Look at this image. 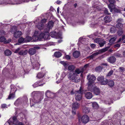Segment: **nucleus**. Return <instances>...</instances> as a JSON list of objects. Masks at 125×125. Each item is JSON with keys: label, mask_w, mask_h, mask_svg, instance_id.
Returning a JSON list of instances; mask_svg holds the SVG:
<instances>
[{"label": "nucleus", "mask_w": 125, "mask_h": 125, "mask_svg": "<svg viewBox=\"0 0 125 125\" xmlns=\"http://www.w3.org/2000/svg\"><path fill=\"white\" fill-rule=\"evenodd\" d=\"M15 97V94H10L9 96L8 99H10L13 98Z\"/></svg>", "instance_id": "obj_45"}, {"label": "nucleus", "mask_w": 125, "mask_h": 125, "mask_svg": "<svg viewBox=\"0 0 125 125\" xmlns=\"http://www.w3.org/2000/svg\"><path fill=\"white\" fill-rule=\"evenodd\" d=\"M4 54L6 55L9 56L11 54V51L7 49L4 51Z\"/></svg>", "instance_id": "obj_29"}, {"label": "nucleus", "mask_w": 125, "mask_h": 125, "mask_svg": "<svg viewBox=\"0 0 125 125\" xmlns=\"http://www.w3.org/2000/svg\"><path fill=\"white\" fill-rule=\"evenodd\" d=\"M92 92H94L96 95H99L100 93V90L99 89L96 87L94 90V91H93Z\"/></svg>", "instance_id": "obj_21"}, {"label": "nucleus", "mask_w": 125, "mask_h": 125, "mask_svg": "<svg viewBox=\"0 0 125 125\" xmlns=\"http://www.w3.org/2000/svg\"><path fill=\"white\" fill-rule=\"evenodd\" d=\"M19 54L21 55H24L27 54V51L26 50H21L18 52Z\"/></svg>", "instance_id": "obj_25"}, {"label": "nucleus", "mask_w": 125, "mask_h": 125, "mask_svg": "<svg viewBox=\"0 0 125 125\" xmlns=\"http://www.w3.org/2000/svg\"><path fill=\"white\" fill-rule=\"evenodd\" d=\"M80 106V104L77 102H74L72 104V112L73 115H75L76 114V110L79 108Z\"/></svg>", "instance_id": "obj_4"}, {"label": "nucleus", "mask_w": 125, "mask_h": 125, "mask_svg": "<svg viewBox=\"0 0 125 125\" xmlns=\"http://www.w3.org/2000/svg\"><path fill=\"white\" fill-rule=\"evenodd\" d=\"M41 83H42V81H39L37 83H36L33 85V86L34 87H35L39 86H42L43 83L40 84Z\"/></svg>", "instance_id": "obj_23"}, {"label": "nucleus", "mask_w": 125, "mask_h": 125, "mask_svg": "<svg viewBox=\"0 0 125 125\" xmlns=\"http://www.w3.org/2000/svg\"><path fill=\"white\" fill-rule=\"evenodd\" d=\"M102 67L100 66H99L96 68L95 69V70L97 72H100L102 71Z\"/></svg>", "instance_id": "obj_39"}, {"label": "nucleus", "mask_w": 125, "mask_h": 125, "mask_svg": "<svg viewBox=\"0 0 125 125\" xmlns=\"http://www.w3.org/2000/svg\"><path fill=\"white\" fill-rule=\"evenodd\" d=\"M120 46V45L119 44H117L115 45L114 46L115 47H119Z\"/></svg>", "instance_id": "obj_61"}, {"label": "nucleus", "mask_w": 125, "mask_h": 125, "mask_svg": "<svg viewBox=\"0 0 125 125\" xmlns=\"http://www.w3.org/2000/svg\"><path fill=\"white\" fill-rule=\"evenodd\" d=\"M37 27L39 29L41 30L43 28V24L40 22L38 23L37 26Z\"/></svg>", "instance_id": "obj_26"}, {"label": "nucleus", "mask_w": 125, "mask_h": 125, "mask_svg": "<svg viewBox=\"0 0 125 125\" xmlns=\"http://www.w3.org/2000/svg\"><path fill=\"white\" fill-rule=\"evenodd\" d=\"M54 56L57 58L60 57L62 55L61 53L60 52H55L54 53Z\"/></svg>", "instance_id": "obj_33"}, {"label": "nucleus", "mask_w": 125, "mask_h": 125, "mask_svg": "<svg viewBox=\"0 0 125 125\" xmlns=\"http://www.w3.org/2000/svg\"><path fill=\"white\" fill-rule=\"evenodd\" d=\"M31 61L33 67L34 68H39L40 64L37 61L34 60L32 58L31 59Z\"/></svg>", "instance_id": "obj_10"}, {"label": "nucleus", "mask_w": 125, "mask_h": 125, "mask_svg": "<svg viewBox=\"0 0 125 125\" xmlns=\"http://www.w3.org/2000/svg\"><path fill=\"white\" fill-rule=\"evenodd\" d=\"M110 47L109 46H108L102 49L99 50L98 52L94 53L88 57L87 58H90V59H93L94 58L95 56L97 55L100 53L105 52L107 51L108 49Z\"/></svg>", "instance_id": "obj_3"}, {"label": "nucleus", "mask_w": 125, "mask_h": 125, "mask_svg": "<svg viewBox=\"0 0 125 125\" xmlns=\"http://www.w3.org/2000/svg\"><path fill=\"white\" fill-rule=\"evenodd\" d=\"M84 71V69L82 68L80 69H77L75 70V73L77 74H79L80 73H82Z\"/></svg>", "instance_id": "obj_22"}, {"label": "nucleus", "mask_w": 125, "mask_h": 125, "mask_svg": "<svg viewBox=\"0 0 125 125\" xmlns=\"http://www.w3.org/2000/svg\"><path fill=\"white\" fill-rule=\"evenodd\" d=\"M32 37V41H36L38 40L41 41V36H40V34L39 36H36L34 35Z\"/></svg>", "instance_id": "obj_15"}, {"label": "nucleus", "mask_w": 125, "mask_h": 125, "mask_svg": "<svg viewBox=\"0 0 125 125\" xmlns=\"http://www.w3.org/2000/svg\"><path fill=\"white\" fill-rule=\"evenodd\" d=\"M36 52V50L34 48H30L29 50V53L31 55H32L34 54Z\"/></svg>", "instance_id": "obj_19"}, {"label": "nucleus", "mask_w": 125, "mask_h": 125, "mask_svg": "<svg viewBox=\"0 0 125 125\" xmlns=\"http://www.w3.org/2000/svg\"><path fill=\"white\" fill-rule=\"evenodd\" d=\"M34 35L36 36H39V34L38 32L37 31H36L34 32Z\"/></svg>", "instance_id": "obj_57"}, {"label": "nucleus", "mask_w": 125, "mask_h": 125, "mask_svg": "<svg viewBox=\"0 0 125 125\" xmlns=\"http://www.w3.org/2000/svg\"><path fill=\"white\" fill-rule=\"evenodd\" d=\"M83 113L87 114L89 112L90 110V109L88 107L86 106H83Z\"/></svg>", "instance_id": "obj_18"}, {"label": "nucleus", "mask_w": 125, "mask_h": 125, "mask_svg": "<svg viewBox=\"0 0 125 125\" xmlns=\"http://www.w3.org/2000/svg\"><path fill=\"white\" fill-rule=\"evenodd\" d=\"M88 85V91L92 92L95 87V84L94 83H87Z\"/></svg>", "instance_id": "obj_9"}, {"label": "nucleus", "mask_w": 125, "mask_h": 125, "mask_svg": "<svg viewBox=\"0 0 125 125\" xmlns=\"http://www.w3.org/2000/svg\"><path fill=\"white\" fill-rule=\"evenodd\" d=\"M20 48H18L14 52L15 53H18L19 51L20 50Z\"/></svg>", "instance_id": "obj_58"}, {"label": "nucleus", "mask_w": 125, "mask_h": 125, "mask_svg": "<svg viewBox=\"0 0 125 125\" xmlns=\"http://www.w3.org/2000/svg\"><path fill=\"white\" fill-rule=\"evenodd\" d=\"M119 71L120 72H123L124 70V69L123 67H120L119 68Z\"/></svg>", "instance_id": "obj_53"}, {"label": "nucleus", "mask_w": 125, "mask_h": 125, "mask_svg": "<svg viewBox=\"0 0 125 125\" xmlns=\"http://www.w3.org/2000/svg\"><path fill=\"white\" fill-rule=\"evenodd\" d=\"M8 122L10 124L11 123H12L13 124L17 125L19 123V121L17 119L16 116H13L12 119L10 118L8 121Z\"/></svg>", "instance_id": "obj_7"}, {"label": "nucleus", "mask_w": 125, "mask_h": 125, "mask_svg": "<svg viewBox=\"0 0 125 125\" xmlns=\"http://www.w3.org/2000/svg\"><path fill=\"white\" fill-rule=\"evenodd\" d=\"M6 39L5 37H4V36H3L2 37H0V41L1 42H3L4 43V42H5Z\"/></svg>", "instance_id": "obj_41"}, {"label": "nucleus", "mask_w": 125, "mask_h": 125, "mask_svg": "<svg viewBox=\"0 0 125 125\" xmlns=\"http://www.w3.org/2000/svg\"><path fill=\"white\" fill-rule=\"evenodd\" d=\"M56 33L55 32L53 31L50 33V35L51 37H54L56 35Z\"/></svg>", "instance_id": "obj_43"}, {"label": "nucleus", "mask_w": 125, "mask_h": 125, "mask_svg": "<svg viewBox=\"0 0 125 125\" xmlns=\"http://www.w3.org/2000/svg\"><path fill=\"white\" fill-rule=\"evenodd\" d=\"M25 41L26 42H29L30 41H32V37L30 36H27L25 39Z\"/></svg>", "instance_id": "obj_30"}, {"label": "nucleus", "mask_w": 125, "mask_h": 125, "mask_svg": "<svg viewBox=\"0 0 125 125\" xmlns=\"http://www.w3.org/2000/svg\"><path fill=\"white\" fill-rule=\"evenodd\" d=\"M17 125H24L22 123L19 122Z\"/></svg>", "instance_id": "obj_64"}, {"label": "nucleus", "mask_w": 125, "mask_h": 125, "mask_svg": "<svg viewBox=\"0 0 125 125\" xmlns=\"http://www.w3.org/2000/svg\"><path fill=\"white\" fill-rule=\"evenodd\" d=\"M97 80L100 82L101 84L102 85H105L108 82L107 80L106 79H104V76H99L97 78Z\"/></svg>", "instance_id": "obj_5"}, {"label": "nucleus", "mask_w": 125, "mask_h": 125, "mask_svg": "<svg viewBox=\"0 0 125 125\" xmlns=\"http://www.w3.org/2000/svg\"><path fill=\"white\" fill-rule=\"evenodd\" d=\"M73 55L75 58H77L80 56V53L78 51H75L73 52Z\"/></svg>", "instance_id": "obj_24"}, {"label": "nucleus", "mask_w": 125, "mask_h": 125, "mask_svg": "<svg viewBox=\"0 0 125 125\" xmlns=\"http://www.w3.org/2000/svg\"><path fill=\"white\" fill-rule=\"evenodd\" d=\"M18 41L19 42L21 43L24 42L25 41V39L21 37L19 39Z\"/></svg>", "instance_id": "obj_42"}, {"label": "nucleus", "mask_w": 125, "mask_h": 125, "mask_svg": "<svg viewBox=\"0 0 125 125\" xmlns=\"http://www.w3.org/2000/svg\"><path fill=\"white\" fill-rule=\"evenodd\" d=\"M93 107L95 109H97L98 107V105L96 102H93L92 104Z\"/></svg>", "instance_id": "obj_31"}, {"label": "nucleus", "mask_w": 125, "mask_h": 125, "mask_svg": "<svg viewBox=\"0 0 125 125\" xmlns=\"http://www.w3.org/2000/svg\"><path fill=\"white\" fill-rule=\"evenodd\" d=\"M83 90L80 87L79 90L76 92L75 99L77 101H79L82 99Z\"/></svg>", "instance_id": "obj_2"}, {"label": "nucleus", "mask_w": 125, "mask_h": 125, "mask_svg": "<svg viewBox=\"0 0 125 125\" xmlns=\"http://www.w3.org/2000/svg\"><path fill=\"white\" fill-rule=\"evenodd\" d=\"M109 1L110 3V4H115V0H109Z\"/></svg>", "instance_id": "obj_48"}, {"label": "nucleus", "mask_w": 125, "mask_h": 125, "mask_svg": "<svg viewBox=\"0 0 125 125\" xmlns=\"http://www.w3.org/2000/svg\"><path fill=\"white\" fill-rule=\"evenodd\" d=\"M89 118L86 115H84L81 118V121L83 123L86 124L89 121Z\"/></svg>", "instance_id": "obj_11"}, {"label": "nucleus", "mask_w": 125, "mask_h": 125, "mask_svg": "<svg viewBox=\"0 0 125 125\" xmlns=\"http://www.w3.org/2000/svg\"><path fill=\"white\" fill-rule=\"evenodd\" d=\"M61 2V1H57V2L56 3L58 4H60Z\"/></svg>", "instance_id": "obj_63"}, {"label": "nucleus", "mask_w": 125, "mask_h": 125, "mask_svg": "<svg viewBox=\"0 0 125 125\" xmlns=\"http://www.w3.org/2000/svg\"><path fill=\"white\" fill-rule=\"evenodd\" d=\"M77 76V74L73 73H70L68 76L69 79L70 80H73Z\"/></svg>", "instance_id": "obj_13"}, {"label": "nucleus", "mask_w": 125, "mask_h": 125, "mask_svg": "<svg viewBox=\"0 0 125 125\" xmlns=\"http://www.w3.org/2000/svg\"><path fill=\"white\" fill-rule=\"evenodd\" d=\"M114 71L113 70H111L107 73L106 76L107 77L110 76H111L113 74Z\"/></svg>", "instance_id": "obj_40"}, {"label": "nucleus", "mask_w": 125, "mask_h": 125, "mask_svg": "<svg viewBox=\"0 0 125 125\" xmlns=\"http://www.w3.org/2000/svg\"><path fill=\"white\" fill-rule=\"evenodd\" d=\"M65 58L67 60H69L70 59V57L69 55H66Z\"/></svg>", "instance_id": "obj_60"}, {"label": "nucleus", "mask_w": 125, "mask_h": 125, "mask_svg": "<svg viewBox=\"0 0 125 125\" xmlns=\"http://www.w3.org/2000/svg\"><path fill=\"white\" fill-rule=\"evenodd\" d=\"M100 39L98 38L94 40V41L96 43H99L100 42H99L100 41Z\"/></svg>", "instance_id": "obj_46"}, {"label": "nucleus", "mask_w": 125, "mask_h": 125, "mask_svg": "<svg viewBox=\"0 0 125 125\" xmlns=\"http://www.w3.org/2000/svg\"><path fill=\"white\" fill-rule=\"evenodd\" d=\"M123 22V20L121 19H119L118 20L117 22L118 23L122 22Z\"/></svg>", "instance_id": "obj_55"}, {"label": "nucleus", "mask_w": 125, "mask_h": 125, "mask_svg": "<svg viewBox=\"0 0 125 125\" xmlns=\"http://www.w3.org/2000/svg\"><path fill=\"white\" fill-rule=\"evenodd\" d=\"M114 4H109L108 5V8L110 9L111 12H112V10H114L115 9V6Z\"/></svg>", "instance_id": "obj_20"}, {"label": "nucleus", "mask_w": 125, "mask_h": 125, "mask_svg": "<svg viewBox=\"0 0 125 125\" xmlns=\"http://www.w3.org/2000/svg\"><path fill=\"white\" fill-rule=\"evenodd\" d=\"M121 41L124 43H125V38L124 35L122 36V38H120L119 40L117 41L118 42H119Z\"/></svg>", "instance_id": "obj_35"}, {"label": "nucleus", "mask_w": 125, "mask_h": 125, "mask_svg": "<svg viewBox=\"0 0 125 125\" xmlns=\"http://www.w3.org/2000/svg\"><path fill=\"white\" fill-rule=\"evenodd\" d=\"M108 85L110 87H113L114 85V82L112 80H110L108 82Z\"/></svg>", "instance_id": "obj_32"}, {"label": "nucleus", "mask_w": 125, "mask_h": 125, "mask_svg": "<svg viewBox=\"0 0 125 125\" xmlns=\"http://www.w3.org/2000/svg\"><path fill=\"white\" fill-rule=\"evenodd\" d=\"M40 36H41V40L42 39L45 40H49L50 39L49 34L48 32H45L42 33L40 34Z\"/></svg>", "instance_id": "obj_8"}, {"label": "nucleus", "mask_w": 125, "mask_h": 125, "mask_svg": "<svg viewBox=\"0 0 125 125\" xmlns=\"http://www.w3.org/2000/svg\"><path fill=\"white\" fill-rule=\"evenodd\" d=\"M115 39L116 38L115 37H113L111 38L109 41L110 44V45L112 44L114 42Z\"/></svg>", "instance_id": "obj_38"}, {"label": "nucleus", "mask_w": 125, "mask_h": 125, "mask_svg": "<svg viewBox=\"0 0 125 125\" xmlns=\"http://www.w3.org/2000/svg\"><path fill=\"white\" fill-rule=\"evenodd\" d=\"M5 33L3 31H0V37H2L5 34Z\"/></svg>", "instance_id": "obj_44"}, {"label": "nucleus", "mask_w": 125, "mask_h": 125, "mask_svg": "<svg viewBox=\"0 0 125 125\" xmlns=\"http://www.w3.org/2000/svg\"><path fill=\"white\" fill-rule=\"evenodd\" d=\"M85 97L87 99H90L93 97V94L90 92H88L85 94Z\"/></svg>", "instance_id": "obj_17"}, {"label": "nucleus", "mask_w": 125, "mask_h": 125, "mask_svg": "<svg viewBox=\"0 0 125 125\" xmlns=\"http://www.w3.org/2000/svg\"><path fill=\"white\" fill-rule=\"evenodd\" d=\"M46 22V20L45 19H44L42 20L41 21V22L43 24V23H45Z\"/></svg>", "instance_id": "obj_59"}, {"label": "nucleus", "mask_w": 125, "mask_h": 125, "mask_svg": "<svg viewBox=\"0 0 125 125\" xmlns=\"http://www.w3.org/2000/svg\"><path fill=\"white\" fill-rule=\"evenodd\" d=\"M116 27L118 28H121L123 27V24L120 23H118L116 24Z\"/></svg>", "instance_id": "obj_37"}, {"label": "nucleus", "mask_w": 125, "mask_h": 125, "mask_svg": "<svg viewBox=\"0 0 125 125\" xmlns=\"http://www.w3.org/2000/svg\"><path fill=\"white\" fill-rule=\"evenodd\" d=\"M104 13L106 14H109L110 13H108V12L107 10L106 9H105L104 11Z\"/></svg>", "instance_id": "obj_56"}, {"label": "nucleus", "mask_w": 125, "mask_h": 125, "mask_svg": "<svg viewBox=\"0 0 125 125\" xmlns=\"http://www.w3.org/2000/svg\"><path fill=\"white\" fill-rule=\"evenodd\" d=\"M95 44H92L91 45V46L92 48H94L95 47Z\"/></svg>", "instance_id": "obj_62"}, {"label": "nucleus", "mask_w": 125, "mask_h": 125, "mask_svg": "<svg viewBox=\"0 0 125 125\" xmlns=\"http://www.w3.org/2000/svg\"><path fill=\"white\" fill-rule=\"evenodd\" d=\"M104 20L105 23L109 22L112 20L111 17L110 16H106L104 18Z\"/></svg>", "instance_id": "obj_16"}, {"label": "nucleus", "mask_w": 125, "mask_h": 125, "mask_svg": "<svg viewBox=\"0 0 125 125\" xmlns=\"http://www.w3.org/2000/svg\"><path fill=\"white\" fill-rule=\"evenodd\" d=\"M78 76H77V77H76L74 79H73L72 81L73 82L75 83H77L79 82L80 81V78Z\"/></svg>", "instance_id": "obj_34"}, {"label": "nucleus", "mask_w": 125, "mask_h": 125, "mask_svg": "<svg viewBox=\"0 0 125 125\" xmlns=\"http://www.w3.org/2000/svg\"><path fill=\"white\" fill-rule=\"evenodd\" d=\"M74 68V66L73 65H70L68 67V69L71 71L73 70Z\"/></svg>", "instance_id": "obj_36"}, {"label": "nucleus", "mask_w": 125, "mask_h": 125, "mask_svg": "<svg viewBox=\"0 0 125 125\" xmlns=\"http://www.w3.org/2000/svg\"><path fill=\"white\" fill-rule=\"evenodd\" d=\"M53 23L52 21H50L49 22L47 25L48 29H49L53 27Z\"/></svg>", "instance_id": "obj_28"}, {"label": "nucleus", "mask_w": 125, "mask_h": 125, "mask_svg": "<svg viewBox=\"0 0 125 125\" xmlns=\"http://www.w3.org/2000/svg\"><path fill=\"white\" fill-rule=\"evenodd\" d=\"M89 67V64H87L85 65L84 66L83 68H82L84 69V70H85L87 68Z\"/></svg>", "instance_id": "obj_49"}, {"label": "nucleus", "mask_w": 125, "mask_h": 125, "mask_svg": "<svg viewBox=\"0 0 125 125\" xmlns=\"http://www.w3.org/2000/svg\"><path fill=\"white\" fill-rule=\"evenodd\" d=\"M106 42L105 41H104L103 42L101 43L99 42V44L100 47H101L104 46V45L105 44Z\"/></svg>", "instance_id": "obj_47"}, {"label": "nucleus", "mask_w": 125, "mask_h": 125, "mask_svg": "<svg viewBox=\"0 0 125 125\" xmlns=\"http://www.w3.org/2000/svg\"><path fill=\"white\" fill-rule=\"evenodd\" d=\"M87 79L88 80L87 83H92L95 82L96 78L94 75L89 74L87 76Z\"/></svg>", "instance_id": "obj_6"}, {"label": "nucleus", "mask_w": 125, "mask_h": 125, "mask_svg": "<svg viewBox=\"0 0 125 125\" xmlns=\"http://www.w3.org/2000/svg\"><path fill=\"white\" fill-rule=\"evenodd\" d=\"M60 63L62 64L64 67H66L67 65V64L64 62L61 61L60 62Z\"/></svg>", "instance_id": "obj_50"}, {"label": "nucleus", "mask_w": 125, "mask_h": 125, "mask_svg": "<svg viewBox=\"0 0 125 125\" xmlns=\"http://www.w3.org/2000/svg\"><path fill=\"white\" fill-rule=\"evenodd\" d=\"M17 27L14 26L11 29V32H14L13 34L14 37L16 38H19L22 34L21 31H17Z\"/></svg>", "instance_id": "obj_1"}, {"label": "nucleus", "mask_w": 125, "mask_h": 125, "mask_svg": "<svg viewBox=\"0 0 125 125\" xmlns=\"http://www.w3.org/2000/svg\"><path fill=\"white\" fill-rule=\"evenodd\" d=\"M123 32V31L122 30H119L118 31V33L119 35H120L122 34Z\"/></svg>", "instance_id": "obj_52"}, {"label": "nucleus", "mask_w": 125, "mask_h": 125, "mask_svg": "<svg viewBox=\"0 0 125 125\" xmlns=\"http://www.w3.org/2000/svg\"><path fill=\"white\" fill-rule=\"evenodd\" d=\"M116 61V58L113 56L110 57L107 59V61L110 63H113L115 62Z\"/></svg>", "instance_id": "obj_12"}, {"label": "nucleus", "mask_w": 125, "mask_h": 125, "mask_svg": "<svg viewBox=\"0 0 125 125\" xmlns=\"http://www.w3.org/2000/svg\"><path fill=\"white\" fill-rule=\"evenodd\" d=\"M44 74L42 73H39L37 76V77L39 79L42 78L44 76Z\"/></svg>", "instance_id": "obj_27"}, {"label": "nucleus", "mask_w": 125, "mask_h": 125, "mask_svg": "<svg viewBox=\"0 0 125 125\" xmlns=\"http://www.w3.org/2000/svg\"><path fill=\"white\" fill-rule=\"evenodd\" d=\"M11 41V39H9L8 40H6L5 42H4V43H7L10 42Z\"/></svg>", "instance_id": "obj_54"}, {"label": "nucleus", "mask_w": 125, "mask_h": 125, "mask_svg": "<svg viewBox=\"0 0 125 125\" xmlns=\"http://www.w3.org/2000/svg\"><path fill=\"white\" fill-rule=\"evenodd\" d=\"M1 106L3 108H5L7 107V105L5 104H2Z\"/></svg>", "instance_id": "obj_51"}, {"label": "nucleus", "mask_w": 125, "mask_h": 125, "mask_svg": "<svg viewBox=\"0 0 125 125\" xmlns=\"http://www.w3.org/2000/svg\"><path fill=\"white\" fill-rule=\"evenodd\" d=\"M46 96L48 98H52L54 95V94L49 91H47L45 93Z\"/></svg>", "instance_id": "obj_14"}]
</instances>
